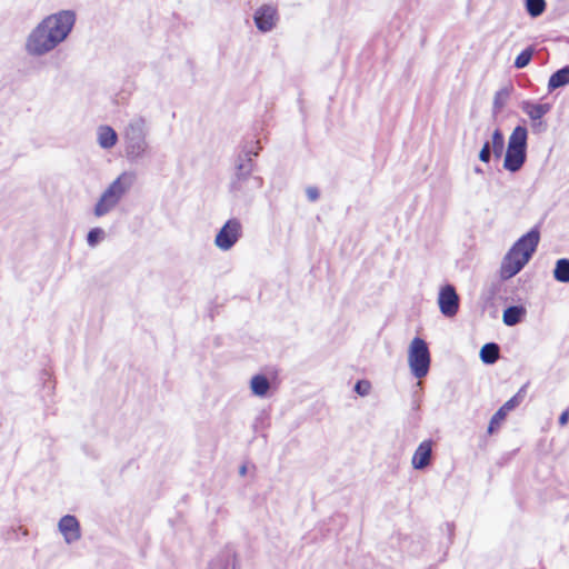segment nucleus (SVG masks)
Returning <instances> with one entry per match:
<instances>
[{"label":"nucleus","instance_id":"f257e3e1","mask_svg":"<svg viewBox=\"0 0 569 569\" xmlns=\"http://www.w3.org/2000/svg\"><path fill=\"white\" fill-rule=\"evenodd\" d=\"M78 14L73 9H60L44 16L28 32L23 42L24 53L39 59L54 51L72 34Z\"/></svg>","mask_w":569,"mask_h":569},{"label":"nucleus","instance_id":"f03ea898","mask_svg":"<svg viewBox=\"0 0 569 569\" xmlns=\"http://www.w3.org/2000/svg\"><path fill=\"white\" fill-rule=\"evenodd\" d=\"M259 153L258 150L248 149L240 153L236 160L234 172L230 179L229 191L234 198H248L259 190L263 180L254 176V160Z\"/></svg>","mask_w":569,"mask_h":569},{"label":"nucleus","instance_id":"7ed1b4c3","mask_svg":"<svg viewBox=\"0 0 569 569\" xmlns=\"http://www.w3.org/2000/svg\"><path fill=\"white\" fill-rule=\"evenodd\" d=\"M150 134V122L147 118L136 114L124 124L121 137L123 141L124 156L130 162H137L150 152L148 137Z\"/></svg>","mask_w":569,"mask_h":569},{"label":"nucleus","instance_id":"20e7f679","mask_svg":"<svg viewBox=\"0 0 569 569\" xmlns=\"http://www.w3.org/2000/svg\"><path fill=\"white\" fill-rule=\"evenodd\" d=\"M136 173L132 171L122 172L109 187L102 192L97 201L93 213L100 218L112 211L129 192L136 181Z\"/></svg>","mask_w":569,"mask_h":569},{"label":"nucleus","instance_id":"39448f33","mask_svg":"<svg viewBox=\"0 0 569 569\" xmlns=\"http://www.w3.org/2000/svg\"><path fill=\"white\" fill-rule=\"evenodd\" d=\"M408 363L411 373L416 378L421 379L428 375L430 367V352L428 345L423 339L416 337L410 342L408 350Z\"/></svg>","mask_w":569,"mask_h":569},{"label":"nucleus","instance_id":"423d86ee","mask_svg":"<svg viewBox=\"0 0 569 569\" xmlns=\"http://www.w3.org/2000/svg\"><path fill=\"white\" fill-rule=\"evenodd\" d=\"M242 236V223L237 218L229 219L214 237V246L221 251L230 250Z\"/></svg>","mask_w":569,"mask_h":569},{"label":"nucleus","instance_id":"0eeeda50","mask_svg":"<svg viewBox=\"0 0 569 569\" xmlns=\"http://www.w3.org/2000/svg\"><path fill=\"white\" fill-rule=\"evenodd\" d=\"M438 305L443 316L451 318L457 315L459 309V297L453 286L446 284L440 289Z\"/></svg>","mask_w":569,"mask_h":569},{"label":"nucleus","instance_id":"6e6552de","mask_svg":"<svg viewBox=\"0 0 569 569\" xmlns=\"http://www.w3.org/2000/svg\"><path fill=\"white\" fill-rule=\"evenodd\" d=\"M277 9L271 4H263L258 8L253 16L256 27L261 32L271 31L278 22Z\"/></svg>","mask_w":569,"mask_h":569},{"label":"nucleus","instance_id":"1a4fd4ad","mask_svg":"<svg viewBox=\"0 0 569 569\" xmlns=\"http://www.w3.org/2000/svg\"><path fill=\"white\" fill-rule=\"evenodd\" d=\"M529 261H525L523 257L518 253L515 248H510V250L505 256L501 267H500V276L502 279L507 280L516 276Z\"/></svg>","mask_w":569,"mask_h":569},{"label":"nucleus","instance_id":"9d476101","mask_svg":"<svg viewBox=\"0 0 569 569\" xmlns=\"http://www.w3.org/2000/svg\"><path fill=\"white\" fill-rule=\"evenodd\" d=\"M540 240V234L537 229H532L522 237H520L512 248H515L519 254H521L525 261H529L535 253Z\"/></svg>","mask_w":569,"mask_h":569},{"label":"nucleus","instance_id":"9b49d317","mask_svg":"<svg viewBox=\"0 0 569 569\" xmlns=\"http://www.w3.org/2000/svg\"><path fill=\"white\" fill-rule=\"evenodd\" d=\"M59 531L67 543L76 542L80 539V525L74 516H63L58 523Z\"/></svg>","mask_w":569,"mask_h":569},{"label":"nucleus","instance_id":"f8f14e48","mask_svg":"<svg viewBox=\"0 0 569 569\" xmlns=\"http://www.w3.org/2000/svg\"><path fill=\"white\" fill-rule=\"evenodd\" d=\"M432 441L423 440L413 452L411 463L413 469L422 470L427 468L431 461Z\"/></svg>","mask_w":569,"mask_h":569},{"label":"nucleus","instance_id":"ddd939ff","mask_svg":"<svg viewBox=\"0 0 569 569\" xmlns=\"http://www.w3.org/2000/svg\"><path fill=\"white\" fill-rule=\"evenodd\" d=\"M527 158V150L507 147L503 168L510 172H517L521 169Z\"/></svg>","mask_w":569,"mask_h":569},{"label":"nucleus","instance_id":"4468645a","mask_svg":"<svg viewBox=\"0 0 569 569\" xmlns=\"http://www.w3.org/2000/svg\"><path fill=\"white\" fill-rule=\"evenodd\" d=\"M97 143L100 148L109 150L118 142V133L116 130L107 124H101L97 128Z\"/></svg>","mask_w":569,"mask_h":569},{"label":"nucleus","instance_id":"2eb2a0df","mask_svg":"<svg viewBox=\"0 0 569 569\" xmlns=\"http://www.w3.org/2000/svg\"><path fill=\"white\" fill-rule=\"evenodd\" d=\"M519 405V399L517 396L509 399L491 418L488 432L492 433L496 428L500 426V423L505 420L506 416L509 411L513 410Z\"/></svg>","mask_w":569,"mask_h":569},{"label":"nucleus","instance_id":"dca6fc26","mask_svg":"<svg viewBox=\"0 0 569 569\" xmlns=\"http://www.w3.org/2000/svg\"><path fill=\"white\" fill-rule=\"evenodd\" d=\"M551 109L549 103H536L531 101H522L521 110L530 118L531 121L542 119Z\"/></svg>","mask_w":569,"mask_h":569},{"label":"nucleus","instance_id":"f3484780","mask_svg":"<svg viewBox=\"0 0 569 569\" xmlns=\"http://www.w3.org/2000/svg\"><path fill=\"white\" fill-rule=\"evenodd\" d=\"M528 130L523 126H517L511 132L508 146L509 148L527 150Z\"/></svg>","mask_w":569,"mask_h":569},{"label":"nucleus","instance_id":"a211bd4d","mask_svg":"<svg viewBox=\"0 0 569 569\" xmlns=\"http://www.w3.org/2000/svg\"><path fill=\"white\" fill-rule=\"evenodd\" d=\"M270 389V381L264 375H254L250 380L251 392L259 398H264Z\"/></svg>","mask_w":569,"mask_h":569},{"label":"nucleus","instance_id":"6ab92c4d","mask_svg":"<svg viewBox=\"0 0 569 569\" xmlns=\"http://www.w3.org/2000/svg\"><path fill=\"white\" fill-rule=\"evenodd\" d=\"M526 316V309L522 306H511L503 311L502 320L506 326L518 325Z\"/></svg>","mask_w":569,"mask_h":569},{"label":"nucleus","instance_id":"aec40b11","mask_svg":"<svg viewBox=\"0 0 569 569\" xmlns=\"http://www.w3.org/2000/svg\"><path fill=\"white\" fill-rule=\"evenodd\" d=\"M569 83V66H566L551 74L548 81V89L552 91Z\"/></svg>","mask_w":569,"mask_h":569},{"label":"nucleus","instance_id":"412c9836","mask_svg":"<svg viewBox=\"0 0 569 569\" xmlns=\"http://www.w3.org/2000/svg\"><path fill=\"white\" fill-rule=\"evenodd\" d=\"M499 358V346L495 342L486 343L480 350V359L483 363L492 365Z\"/></svg>","mask_w":569,"mask_h":569},{"label":"nucleus","instance_id":"4be33fe9","mask_svg":"<svg viewBox=\"0 0 569 569\" xmlns=\"http://www.w3.org/2000/svg\"><path fill=\"white\" fill-rule=\"evenodd\" d=\"M553 278L562 283L569 282V259L561 258L556 261Z\"/></svg>","mask_w":569,"mask_h":569},{"label":"nucleus","instance_id":"5701e85b","mask_svg":"<svg viewBox=\"0 0 569 569\" xmlns=\"http://www.w3.org/2000/svg\"><path fill=\"white\" fill-rule=\"evenodd\" d=\"M491 151L496 158H500L505 149V138L500 129H496L490 142Z\"/></svg>","mask_w":569,"mask_h":569},{"label":"nucleus","instance_id":"b1692460","mask_svg":"<svg viewBox=\"0 0 569 569\" xmlns=\"http://www.w3.org/2000/svg\"><path fill=\"white\" fill-rule=\"evenodd\" d=\"M526 9L527 12L532 17L537 18L543 13L546 10V1L545 0H526Z\"/></svg>","mask_w":569,"mask_h":569},{"label":"nucleus","instance_id":"393cba45","mask_svg":"<svg viewBox=\"0 0 569 569\" xmlns=\"http://www.w3.org/2000/svg\"><path fill=\"white\" fill-rule=\"evenodd\" d=\"M532 54H533V51L531 48H527L523 51H521L515 60V67L517 69H522V68L527 67L532 59Z\"/></svg>","mask_w":569,"mask_h":569},{"label":"nucleus","instance_id":"a878e982","mask_svg":"<svg viewBox=\"0 0 569 569\" xmlns=\"http://www.w3.org/2000/svg\"><path fill=\"white\" fill-rule=\"evenodd\" d=\"M104 231L101 228H93L88 232L87 242L88 246L94 248L100 240L104 238Z\"/></svg>","mask_w":569,"mask_h":569},{"label":"nucleus","instance_id":"bb28decb","mask_svg":"<svg viewBox=\"0 0 569 569\" xmlns=\"http://www.w3.org/2000/svg\"><path fill=\"white\" fill-rule=\"evenodd\" d=\"M508 96H509V92L507 89H501L495 94L493 109L496 112H498L502 109Z\"/></svg>","mask_w":569,"mask_h":569},{"label":"nucleus","instance_id":"cd10ccee","mask_svg":"<svg viewBox=\"0 0 569 569\" xmlns=\"http://www.w3.org/2000/svg\"><path fill=\"white\" fill-rule=\"evenodd\" d=\"M370 389L371 385L367 380H359L355 386V391L362 397L369 395Z\"/></svg>","mask_w":569,"mask_h":569},{"label":"nucleus","instance_id":"c85d7f7f","mask_svg":"<svg viewBox=\"0 0 569 569\" xmlns=\"http://www.w3.org/2000/svg\"><path fill=\"white\" fill-rule=\"evenodd\" d=\"M491 153H492V151H491L490 142L487 141V142H485L483 147L481 148V150L479 152L480 161L488 163L490 161Z\"/></svg>","mask_w":569,"mask_h":569},{"label":"nucleus","instance_id":"c756f323","mask_svg":"<svg viewBox=\"0 0 569 569\" xmlns=\"http://www.w3.org/2000/svg\"><path fill=\"white\" fill-rule=\"evenodd\" d=\"M546 129H547V123L542 119L531 121L532 132L541 133V132L546 131Z\"/></svg>","mask_w":569,"mask_h":569},{"label":"nucleus","instance_id":"7c9ffc66","mask_svg":"<svg viewBox=\"0 0 569 569\" xmlns=\"http://www.w3.org/2000/svg\"><path fill=\"white\" fill-rule=\"evenodd\" d=\"M306 194L311 202H315L319 198V190L316 187H308L306 190Z\"/></svg>","mask_w":569,"mask_h":569},{"label":"nucleus","instance_id":"2f4dec72","mask_svg":"<svg viewBox=\"0 0 569 569\" xmlns=\"http://www.w3.org/2000/svg\"><path fill=\"white\" fill-rule=\"evenodd\" d=\"M568 420H569V410H565L559 417V425L563 427L568 423Z\"/></svg>","mask_w":569,"mask_h":569},{"label":"nucleus","instance_id":"473e14b6","mask_svg":"<svg viewBox=\"0 0 569 569\" xmlns=\"http://www.w3.org/2000/svg\"><path fill=\"white\" fill-rule=\"evenodd\" d=\"M475 172L478 173V174H481L483 171L479 167H476L475 168Z\"/></svg>","mask_w":569,"mask_h":569},{"label":"nucleus","instance_id":"72a5a7b5","mask_svg":"<svg viewBox=\"0 0 569 569\" xmlns=\"http://www.w3.org/2000/svg\"><path fill=\"white\" fill-rule=\"evenodd\" d=\"M240 473H241V475H244V473H246V467H241V469H240Z\"/></svg>","mask_w":569,"mask_h":569},{"label":"nucleus","instance_id":"f704fd0d","mask_svg":"<svg viewBox=\"0 0 569 569\" xmlns=\"http://www.w3.org/2000/svg\"><path fill=\"white\" fill-rule=\"evenodd\" d=\"M23 536H27L28 535V531L27 530H23L22 531Z\"/></svg>","mask_w":569,"mask_h":569}]
</instances>
